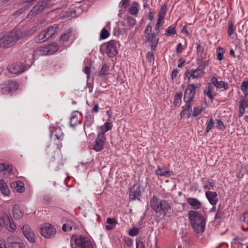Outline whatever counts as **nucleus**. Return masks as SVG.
<instances>
[{
	"mask_svg": "<svg viewBox=\"0 0 248 248\" xmlns=\"http://www.w3.org/2000/svg\"><path fill=\"white\" fill-rule=\"evenodd\" d=\"M23 36V33L20 30H13L0 39V47H10L15 45Z\"/></svg>",
	"mask_w": 248,
	"mask_h": 248,
	"instance_id": "nucleus-1",
	"label": "nucleus"
},
{
	"mask_svg": "<svg viewBox=\"0 0 248 248\" xmlns=\"http://www.w3.org/2000/svg\"><path fill=\"white\" fill-rule=\"evenodd\" d=\"M150 203L152 209L156 213H162L164 215L170 213V203L165 200H160L156 196H154L151 198Z\"/></svg>",
	"mask_w": 248,
	"mask_h": 248,
	"instance_id": "nucleus-2",
	"label": "nucleus"
},
{
	"mask_svg": "<svg viewBox=\"0 0 248 248\" xmlns=\"http://www.w3.org/2000/svg\"><path fill=\"white\" fill-rule=\"evenodd\" d=\"M188 217L195 232L200 233L204 231L205 221L200 213L196 211H190L188 212Z\"/></svg>",
	"mask_w": 248,
	"mask_h": 248,
	"instance_id": "nucleus-3",
	"label": "nucleus"
},
{
	"mask_svg": "<svg viewBox=\"0 0 248 248\" xmlns=\"http://www.w3.org/2000/svg\"><path fill=\"white\" fill-rule=\"evenodd\" d=\"M72 248H93V243L84 235H73L71 237Z\"/></svg>",
	"mask_w": 248,
	"mask_h": 248,
	"instance_id": "nucleus-4",
	"label": "nucleus"
},
{
	"mask_svg": "<svg viewBox=\"0 0 248 248\" xmlns=\"http://www.w3.org/2000/svg\"><path fill=\"white\" fill-rule=\"evenodd\" d=\"M59 49V46L56 43H52L50 45L40 47L37 50H30V54L31 59L30 62V64H32L34 60V53H39V55H51L56 52Z\"/></svg>",
	"mask_w": 248,
	"mask_h": 248,
	"instance_id": "nucleus-5",
	"label": "nucleus"
},
{
	"mask_svg": "<svg viewBox=\"0 0 248 248\" xmlns=\"http://www.w3.org/2000/svg\"><path fill=\"white\" fill-rule=\"evenodd\" d=\"M205 69L204 67H197L196 69L187 70L184 76L187 77L188 80L191 79H199L202 78L205 75Z\"/></svg>",
	"mask_w": 248,
	"mask_h": 248,
	"instance_id": "nucleus-6",
	"label": "nucleus"
},
{
	"mask_svg": "<svg viewBox=\"0 0 248 248\" xmlns=\"http://www.w3.org/2000/svg\"><path fill=\"white\" fill-rule=\"evenodd\" d=\"M201 86L200 84H191L187 86L184 93V100L186 103H192L194 97L196 93V89Z\"/></svg>",
	"mask_w": 248,
	"mask_h": 248,
	"instance_id": "nucleus-7",
	"label": "nucleus"
},
{
	"mask_svg": "<svg viewBox=\"0 0 248 248\" xmlns=\"http://www.w3.org/2000/svg\"><path fill=\"white\" fill-rule=\"evenodd\" d=\"M56 233V228L49 223H46L41 227L40 233L46 238H51L54 237Z\"/></svg>",
	"mask_w": 248,
	"mask_h": 248,
	"instance_id": "nucleus-8",
	"label": "nucleus"
},
{
	"mask_svg": "<svg viewBox=\"0 0 248 248\" xmlns=\"http://www.w3.org/2000/svg\"><path fill=\"white\" fill-rule=\"evenodd\" d=\"M18 84L13 80H8L1 85V92L7 93L10 92L15 91L18 89Z\"/></svg>",
	"mask_w": 248,
	"mask_h": 248,
	"instance_id": "nucleus-9",
	"label": "nucleus"
},
{
	"mask_svg": "<svg viewBox=\"0 0 248 248\" xmlns=\"http://www.w3.org/2000/svg\"><path fill=\"white\" fill-rule=\"evenodd\" d=\"M106 141L105 135L103 133H99L95 141V144L93 147V150L96 152L101 151Z\"/></svg>",
	"mask_w": 248,
	"mask_h": 248,
	"instance_id": "nucleus-10",
	"label": "nucleus"
},
{
	"mask_svg": "<svg viewBox=\"0 0 248 248\" xmlns=\"http://www.w3.org/2000/svg\"><path fill=\"white\" fill-rule=\"evenodd\" d=\"M26 67L24 64L21 62L14 63L8 67L9 72L13 74H18L23 72Z\"/></svg>",
	"mask_w": 248,
	"mask_h": 248,
	"instance_id": "nucleus-11",
	"label": "nucleus"
},
{
	"mask_svg": "<svg viewBox=\"0 0 248 248\" xmlns=\"http://www.w3.org/2000/svg\"><path fill=\"white\" fill-rule=\"evenodd\" d=\"M50 0H42L34 6L28 15V16L38 14L42 11L46 7L47 3Z\"/></svg>",
	"mask_w": 248,
	"mask_h": 248,
	"instance_id": "nucleus-12",
	"label": "nucleus"
},
{
	"mask_svg": "<svg viewBox=\"0 0 248 248\" xmlns=\"http://www.w3.org/2000/svg\"><path fill=\"white\" fill-rule=\"evenodd\" d=\"M21 230L24 235L29 241L31 243H34L35 242L34 233L30 226L25 224L21 228Z\"/></svg>",
	"mask_w": 248,
	"mask_h": 248,
	"instance_id": "nucleus-13",
	"label": "nucleus"
},
{
	"mask_svg": "<svg viewBox=\"0 0 248 248\" xmlns=\"http://www.w3.org/2000/svg\"><path fill=\"white\" fill-rule=\"evenodd\" d=\"M106 52L110 58H112L117 54L116 44L114 40H111L107 43Z\"/></svg>",
	"mask_w": 248,
	"mask_h": 248,
	"instance_id": "nucleus-14",
	"label": "nucleus"
},
{
	"mask_svg": "<svg viewBox=\"0 0 248 248\" xmlns=\"http://www.w3.org/2000/svg\"><path fill=\"white\" fill-rule=\"evenodd\" d=\"M158 31L153 32L152 34L145 36L146 39L150 43L152 50H155L158 42V38L156 37L158 34Z\"/></svg>",
	"mask_w": 248,
	"mask_h": 248,
	"instance_id": "nucleus-15",
	"label": "nucleus"
},
{
	"mask_svg": "<svg viewBox=\"0 0 248 248\" xmlns=\"http://www.w3.org/2000/svg\"><path fill=\"white\" fill-rule=\"evenodd\" d=\"M203 94L207 96L211 101L214 99L216 93L214 92V87L210 83H207L203 90Z\"/></svg>",
	"mask_w": 248,
	"mask_h": 248,
	"instance_id": "nucleus-16",
	"label": "nucleus"
},
{
	"mask_svg": "<svg viewBox=\"0 0 248 248\" xmlns=\"http://www.w3.org/2000/svg\"><path fill=\"white\" fill-rule=\"evenodd\" d=\"M155 174L158 176L168 177L173 175V172L165 167L158 166L157 169L155 170Z\"/></svg>",
	"mask_w": 248,
	"mask_h": 248,
	"instance_id": "nucleus-17",
	"label": "nucleus"
},
{
	"mask_svg": "<svg viewBox=\"0 0 248 248\" xmlns=\"http://www.w3.org/2000/svg\"><path fill=\"white\" fill-rule=\"evenodd\" d=\"M82 122V119L80 115H78L76 112H73L71 114L70 120V125L74 127L77 125L80 124Z\"/></svg>",
	"mask_w": 248,
	"mask_h": 248,
	"instance_id": "nucleus-18",
	"label": "nucleus"
},
{
	"mask_svg": "<svg viewBox=\"0 0 248 248\" xmlns=\"http://www.w3.org/2000/svg\"><path fill=\"white\" fill-rule=\"evenodd\" d=\"M211 81L212 84L217 88H223L224 90H226L228 89V85L227 82L223 81H218L216 77H213L211 79Z\"/></svg>",
	"mask_w": 248,
	"mask_h": 248,
	"instance_id": "nucleus-19",
	"label": "nucleus"
},
{
	"mask_svg": "<svg viewBox=\"0 0 248 248\" xmlns=\"http://www.w3.org/2000/svg\"><path fill=\"white\" fill-rule=\"evenodd\" d=\"M140 192V187H131L129 189V198L131 200H139Z\"/></svg>",
	"mask_w": 248,
	"mask_h": 248,
	"instance_id": "nucleus-20",
	"label": "nucleus"
},
{
	"mask_svg": "<svg viewBox=\"0 0 248 248\" xmlns=\"http://www.w3.org/2000/svg\"><path fill=\"white\" fill-rule=\"evenodd\" d=\"M206 196L210 203L214 205L218 201L217 194L216 192L206 191Z\"/></svg>",
	"mask_w": 248,
	"mask_h": 248,
	"instance_id": "nucleus-21",
	"label": "nucleus"
},
{
	"mask_svg": "<svg viewBox=\"0 0 248 248\" xmlns=\"http://www.w3.org/2000/svg\"><path fill=\"white\" fill-rule=\"evenodd\" d=\"M50 134L51 138L54 136L59 140H62L63 139V134L60 127H54L51 130Z\"/></svg>",
	"mask_w": 248,
	"mask_h": 248,
	"instance_id": "nucleus-22",
	"label": "nucleus"
},
{
	"mask_svg": "<svg viewBox=\"0 0 248 248\" xmlns=\"http://www.w3.org/2000/svg\"><path fill=\"white\" fill-rule=\"evenodd\" d=\"M186 201L187 202L195 209H199L201 207V202L197 199L189 198Z\"/></svg>",
	"mask_w": 248,
	"mask_h": 248,
	"instance_id": "nucleus-23",
	"label": "nucleus"
},
{
	"mask_svg": "<svg viewBox=\"0 0 248 248\" xmlns=\"http://www.w3.org/2000/svg\"><path fill=\"white\" fill-rule=\"evenodd\" d=\"M192 103H186L185 108L180 113L181 117L186 116L187 118H189L191 116L190 111H191Z\"/></svg>",
	"mask_w": 248,
	"mask_h": 248,
	"instance_id": "nucleus-24",
	"label": "nucleus"
},
{
	"mask_svg": "<svg viewBox=\"0 0 248 248\" xmlns=\"http://www.w3.org/2000/svg\"><path fill=\"white\" fill-rule=\"evenodd\" d=\"M72 30L69 29L67 31L62 34L61 36L60 41L62 42H66L73 39L72 34Z\"/></svg>",
	"mask_w": 248,
	"mask_h": 248,
	"instance_id": "nucleus-25",
	"label": "nucleus"
},
{
	"mask_svg": "<svg viewBox=\"0 0 248 248\" xmlns=\"http://www.w3.org/2000/svg\"><path fill=\"white\" fill-rule=\"evenodd\" d=\"M47 33L46 31H43L41 32L36 37H35V41L37 43H41L47 40L49 37L47 36Z\"/></svg>",
	"mask_w": 248,
	"mask_h": 248,
	"instance_id": "nucleus-26",
	"label": "nucleus"
},
{
	"mask_svg": "<svg viewBox=\"0 0 248 248\" xmlns=\"http://www.w3.org/2000/svg\"><path fill=\"white\" fill-rule=\"evenodd\" d=\"M109 69L110 67L109 65L107 64H104L99 71L98 76L100 78H104L108 74Z\"/></svg>",
	"mask_w": 248,
	"mask_h": 248,
	"instance_id": "nucleus-27",
	"label": "nucleus"
},
{
	"mask_svg": "<svg viewBox=\"0 0 248 248\" xmlns=\"http://www.w3.org/2000/svg\"><path fill=\"white\" fill-rule=\"evenodd\" d=\"M94 121V119L93 116L91 115H90L89 116H87L86 118V120L84 122V130L85 131V133L86 134V129L87 128H89L91 126L92 124H93V122Z\"/></svg>",
	"mask_w": 248,
	"mask_h": 248,
	"instance_id": "nucleus-28",
	"label": "nucleus"
},
{
	"mask_svg": "<svg viewBox=\"0 0 248 248\" xmlns=\"http://www.w3.org/2000/svg\"><path fill=\"white\" fill-rule=\"evenodd\" d=\"M139 5L138 2H134L128 9L129 13L132 15H136L139 11Z\"/></svg>",
	"mask_w": 248,
	"mask_h": 248,
	"instance_id": "nucleus-29",
	"label": "nucleus"
},
{
	"mask_svg": "<svg viewBox=\"0 0 248 248\" xmlns=\"http://www.w3.org/2000/svg\"><path fill=\"white\" fill-rule=\"evenodd\" d=\"M58 28V25L57 24H54L53 26L48 27L45 31L47 33V36L50 38L55 33Z\"/></svg>",
	"mask_w": 248,
	"mask_h": 248,
	"instance_id": "nucleus-30",
	"label": "nucleus"
},
{
	"mask_svg": "<svg viewBox=\"0 0 248 248\" xmlns=\"http://www.w3.org/2000/svg\"><path fill=\"white\" fill-rule=\"evenodd\" d=\"M240 89L243 92L244 96L247 97L248 96V79L242 81Z\"/></svg>",
	"mask_w": 248,
	"mask_h": 248,
	"instance_id": "nucleus-31",
	"label": "nucleus"
},
{
	"mask_svg": "<svg viewBox=\"0 0 248 248\" xmlns=\"http://www.w3.org/2000/svg\"><path fill=\"white\" fill-rule=\"evenodd\" d=\"M243 224L242 228L243 230H248V211L243 213L242 217Z\"/></svg>",
	"mask_w": 248,
	"mask_h": 248,
	"instance_id": "nucleus-32",
	"label": "nucleus"
},
{
	"mask_svg": "<svg viewBox=\"0 0 248 248\" xmlns=\"http://www.w3.org/2000/svg\"><path fill=\"white\" fill-rule=\"evenodd\" d=\"M13 217L15 219H19L23 216L22 211L18 207H15L13 209Z\"/></svg>",
	"mask_w": 248,
	"mask_h": 248,
	"instance_id": "nucleus-33",
	"label": "nucleus"
},
{
	"mask_svg": "<svg viewBox=\"0 0 248 248\" xmlns=\"http://www.w3.org/2000/svg\"><path fill=\"white\" fill-rule=\"evenodd\" d=\"M225 51L223 48L221 47H218L217 48V59L219 61H221L224 59V54L225 53Z\"/></svg>",
	"mask_w": 248,
	"mask_h": 248,
	"instance_id": "nucleus-34",
	"label": "nucleus"
},
{
	"mask_svg": "<svg viewBox=\"0 0 248 248\" xmlns=\"http://www.w3.org/2000/svg\"><path fill=\"white\" fill-rule=\"evenodd\" d=\"M247 239L245 236L239 237V236H236L232 240V246L238 244H242L243 242H244Z\"/></svg>",
	"mask_w": 248,
	"mask_h": 248,
	"instance_id": "nucleus-35",
	"label": "nucleus"
},
{
	"mask_svg": "<svg viewBox=\"0 0 248 248\" xmlns=\"http://www.w3.org/2000/svg\"><path fill=\"white\" fill-rule=\"evenodd\" d=\"M167 5L164 4V5L161 7L159 10V13L158 14V18L164 19L167 11Z\"/></svg>",
	"mask_w": 248,
	"mask_h": 248,
	"instance_id": "nucleus-36",
	"label": "nucleus"
},
{
	"mask_svg": "<svg viewBox=\"0 0 248 248\" xmlns=\"http://www.w3.org/2000/svg\"><path fill=\"white\" fill-rule=\"evenodd\" d=\"M12 218L9 217V221L6 222L5 227L10 232H13L16 229V226L14 223H12Z\"/></svg>",
	"mask_w": 248,
	"mask_h": 248,
	"instance_id": "nucleus-37",
	"label": "nucleus"
},
{
	"mask_svg": "<svg viewBox=\"0 0 248 248\" xmlns=\"http://www.w3.org/2000/svg\"><path fill=\"white\" fill-rule=\"evenodd\" d=\"M236 30L235 27L234 26L232 21H229L228 23V34L229 37H231L234 33Z\"/></svg>",
	"mask_w": 248,
	"mask_h": 248,
	"instance_id": "nucleus-38",
	"label": "nucleus"
},
{
	"mask_svg": "<svg viewBox=\"0 0 248 248\" xmlns=\"http://www.w3.org/2000/svg\"><path fill=\"white\" fill-rule=\"evenodd\" d=\"M112 123L110 122H106L102 127V132L100 133L105 134L106 132L111 129Z\"/></svg>",
	"mask_w": 248,
	"mask_h": 248,
	"instance_id": "nucleus-39",
	"label": "nucleus"
},
{
	"mask_svg": "<svg viewBox=\"0 0 248 248\" xmlns=\"http://www.w3.org/2000/svg\"><path fill=\"white\" fill-rule=\"evenodd\" d=\"M182 95L183 93L182 92H180L176 93L173 100V104L174 106H177L179 105L181 102Z\"/></svg>",
	"mask_w": 248,
	"mask_h": 248,
	"instance_id": "nucleus-40",
	"label": "nucleus"
},
{
	"mask_svg": "<svg viewBox=\"0 0 248 248\" xmlns=\"http://www.w3.org/2000/svg\"><path fill=\"white\" fill-rule=\"evenodd\" d=\"M166 33L170 35H173L176 34V25L172 24L170 26L168 29L165 30Z\"/></svg>",
	"mask_w": 248,
	"mask_h": 248,
	"instance_id": "nucleus-41",
	"label": "nucleus"
},
{
	"mask_svg": "<svg viewBox=\"0 0 248 248\" xmlns=\"http://www.w3.org/2000/svg\"><path fill=\"white\" fill-rule=\"evenodd\" d=\"M204 109V108L202 106L194 107L193 108L192 116L197 117L201 114L202 111Z\"/></svg>",
	"mask_w": 248,
	"mask_h": 248,
	"instance_id": "nucleus-42",
	"label": "nucleus"
},
{
	"mask_svg": "<svg viewBox=\"0 0 248 248\" xmlns=\"http://www.w3.org/2000/svg\"><path fill=\"white\" fill-rule=\"evenodd\" d=\"M204 57H201V56H200L199 58L197 59L196 62L198 67H204V69H205L208 64V62L207 61H205L203 62V59H204Z\"/></svg>",
	"mask_w": 248,
	"mask_h": 248,
	"instance_id": "nucleus-43",
	"label": "nucleus"
},
{
	"mask_svg": "<svg viewBox=\"0 0 248 248\" xmlns=\"http://www.w3.org/2000/svg\"><path fill=\"white\" fill-rule=\"evenodd\" d=\"M214 125V122L213 120V118L212 117H211L209 121H207L206 122V129H205V133H208L209 132V131L211 130V129L212 128V127Z\"/></svg>",
	"mask_w": 248,
	"mask_h": 248,
	"instance_id": "nucleus-44",
	"label": "nucleus"
},
{
	"mask_svg": "<svg viewBox=\"0 0 248 248\" xmlns=\"http://www.w3.org/2000/svg\"><path fill=\"white\" fill-rule=\"evenodd\" d=\"M12 170V167L10 165H5L3 164L0 163V171H5V173L7 172L9 173Z\"/></svg>",
	"mask_w": 248,
	"mask_h": 248,
	"instance_id": "nucleus-45",
	"label": "nucleus"
},
{
	"mask_svg": "<svg viewBox=\"0 0 248 248\" xmlns=\"http://www.w3.org/2000/svg\"><path fill=\"white\" fill-rule=\"evenodd\" d=\"M239 107L247 108L248 107V98L245 96L241 98L239 101Z\"/></svg>",
	"mask_w": 248,
	"mask_h": 248,
	"instance_id": "nucleus-46",
	"label": "nucleus"
},
{
	"mask_svg": "<svg viewBox=\"0 0 248 248\" xmlns=\"http://www.w3.org/2000/svg\"><path fill=\"white\" fill-rule=\"evenodd\" d=\"M196 46L197 51L200 54V56H201V57H204L205 53H204V47L201 45L200 43L198 42L196 43Z\"/></svg>",
	"mask_w": 248,
	"mask_h": 248,
	"instance_id": "nucleus-47",
	"label": "nucleus"
},
{
	"mask_svg": "<svg viewBox=\"0 0 248 248\" xmlns=\"http://www.w3.org/2000/svg\"><path fill=\"white\" fill-rule=\"evenodd\" d=\"M126 21L127 26H128L129 28H133L136 23L135 18L130 16H128L126 17Z\"/></svg>",
	"mask_w": 248,
	"mask_h": 248,
	"instance_id": "nucleus-48",
	"label": "nucleus"
},
{
	"mask_svg": "<svg viewBox=\"0 0 248 248\" xmlns=\"http://www.w3.org/2000/svg\"><path fill=\"white\" fill-rule=\"evenodd\" d=\"M109 35V31L105 28H104L101 31L100 35V39H105L108 38Z\"/></svg>",
	"mask_w": 248,
	"mask_h": 248,
	"instance_id": "nucleus-49",
	"label": "nucleus"
},
{
	"mask_svg": "<svg viewBox=\"0 0 248 248\" xmlns=\"http://www.w3.org/2000/svg\"><path fill=\"white\" fill-rule=\"evenodd\" d=\"M248 170L247 168L245 166H242L241 167V169L240 171L236 173V176L238 178H242L244 174L247 173Z\"/></svg>",
	"mask_w": 248,
	"mask_h": 248,
	"instance_id": "nucleus-50",
	"label": "nucleus"
},
{
	"mask_svg": "<svg viewBox=\"0 0 248 248\" xmlns=\"http://www.w3.org/2000/svg\"><path fill=\"white\" fill-rule=\"evenodd\" d=\"M11 248H26L24 243L21 242H13L10 245Z\"/></svg>",
	"mask_w": 248,
	"mask_h": 248,
	"instance_id": "nucleus-51",
	"label": "nucleus"
},
{
	"mask_svg": "<svg viewBox=\"0 0 248 248\" xmlns=\"http://www.w3.org/2000/svg\"><path fill=\"white\" fill-rule=\"evenodd\" d=\"M9 221V217L5 216L0 217V229L3 226L6 225V222Z\"/></svg>",
	"mask_w": 248,
	"mask_h": 248,
	"instance_id": "nucleus-52",
	"label": "nucleus"
},
{
	"mask_svg": "<svg viewBox=\"0 0 248 248\" xmlns=\"http://www.w3.org/2000/svg\"><path fill=\"white\" fill-rule=\"evenodd\" d=\"M220 206L219 205L218 207V211L215 217V219L216 220H221L224 216L223 212L220 209Z\"/></svg>",
	"mask_w": 248,
	"mask_h": 248,
	"instance_id": "nucleus-53",
	"label": "nucleus"
},
{
	"mask_svg": "<svg viewBox=\"0 0 248 248\" xmlns=\"http://www.w3.org/2000/svg\"><path fill=\"white\" fill-rule=\"evenodd\" d=\"M216 126L220 130H223L225 128L223 122L220 120H217L216 123Z\"/></svg>",
	"mask_w": 248,
	"mask_h": 248,
	"instance_id": "nucleus-54",
	"label": "nucleus"
},
{
	"mask_svg": "<svg viewBox=\"0 0 248 248\" xmlns=\"http://www.w3.org/2000/svg\"><path fill=\"white\" fill-rule=\"evenodd\" d=\"M163 20L164 19L158 18L157 22L156 23L155 27V30L156 31V32L157 31H158V32H159V28L164 23Z\"/></svg>",
	"mask_w": 248,
	"mask_h": 248,
	"instance_id": "nucleus-55",
	"label": "nucleus"
},
{
	"mask_svg": "<svg viewBox=\"0 0 248 248\" xmlns=\"http://www.w3.org/2000/svg\"><path fill=\"white\" fill-rule=\"evenodd\" d=\"M139 231L138 228H133L128 232V234L131 236H135L139 233Z\"/></svg>",
	"mask_w": 248,
	"mask_h": 248,
	"instance_id": "nucleus-56",
	"label": "nucleus"
},
{
	"mask_svg": "<svg viewBox=\"0 0 248 248\" xmlns=\"http://www.w3.org/2000/svg\"><path fill=\"white\" fill-rule=\"evenodd\" d=\"M184 49V47L182 43H179L177 45L176 47V51L177 54H181Z\"/></svg>",
	"mask_w": 248,
	"mask_h": 248,
	"instance_id": "nucleus-57",
	"label": "nucleus"
},
{
	"mask_svg": "<svg viewBox=\"0 0 248 248\" xmlns=\"http://www.w3.org/2000/svg\"><path fill=\"white\" fill-rule=\"evenodd\" d=\"M0 191L4 196H8L10 193L8 187H0Z\"/></svg>",
	"mask_w": 248,
	"mask_h": 248,
	"instance_id": "nucleus-58",
	"label": "nucleus"
},
{
	"mask_svg": "<svg viewBox=\"0 0 248 248\" xmlns=\"http://www.w3.org/2000/svg\"><path fill=\"white\" fill-rule=\"evenodd\" d=\"M152 30V26L151 23L148 24L145 28L144 31V33L145 36H147V35H149L150 34H152L151 32Z\"/></svg>",
	"mask_w": 248,
	"mask_h": 248,
	"instance_id": "nucleus-59",
	"label": "nucleus"
},
{
	"mask_svg": "<svg viewBox=\"0 0 248 248\" xmlns=\"http://www.w3.org/2000/svg\"><path fill=\"white\" fill-rule=\"evenodd\" d=\"M147 59L150 61V62H154L155 60V57L154 55V53L152 51H149L147 53Z\"/></svg>",
	"mask_w": 248,
	"mask_h": 248,
	"instance_id": "nucleus-60",
	"label": "nucleus"
},
{
	"mask_svg": "<svg viewBox=\"0 0 248 248\" xmlns=\"http://www.w3.org/2000/svg\"><path fill=\"white\" fill-rule=\"evenodd\" d=\"M130 0H122L119 3V6L123 7L124 8L127 7L129 5V2Z\"/></svg>",
	"mask_w": 248,
	"mask_h": 248,
	"instance_id": "nucleus-61",
	"label": "nucleus"
},
{
	"mask_svg": "<svg viewBox=\"0 0 248 248\" xmlns=\"http://www.w3.org/2000/svg\"><path fill=\"white\" fill-rule=\"evenodd\" d=\"M72 229V226L68 223L63 224L62 226V229L64 232H66L68 230H71Z\"/></svg>",
	"mask_w": 248,
	"mask_h": 248,
	"instance_id": "nucleus-62",
	"label": "nucleus"
},
{
	"mask_svg": "<svg viewBox=\"0 0 248 248\" xmlns=\"http://www.w3.org/2000/svg\"><path fill=\"white\" fill-rule=\"evenodd\" d=\"M83 72L87 75V78H90V74L91 72V68L89 66H86L83 69Z\"/></svg>",
	"mask_w": 248,
	"mask_h": 248,
	"instance_id": "nucleus-63",
	"label": "nucleus"
},
{
	"mask_svg": "<svg viewBox=\"0 0 248 248\" xmlns=\"http://www.w3.org/2000/svg\"><path fill=\"white\" fill-rule=\"evenodd\" d=\"M107 223L110 225H115L117 223L116 220L114 218L108 217L107 219Z\"/></svg>",
	"mask_w": 248,
	"mask_h": 248,
	"instance_id": "nucleus-64",
	"label": "nucleus"
}]
</instances>
